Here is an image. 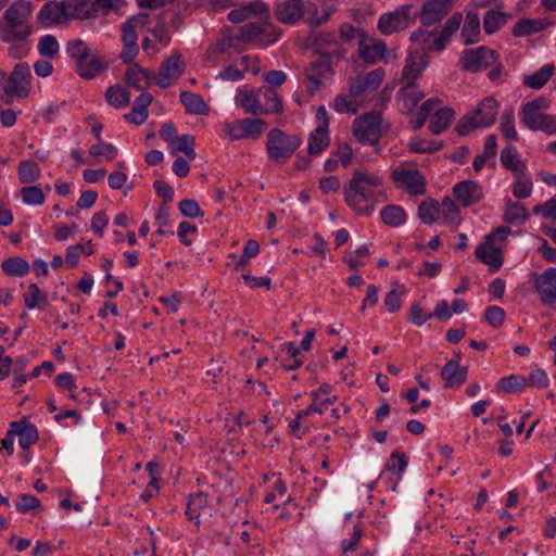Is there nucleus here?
I'll list each match as a JSON object with an SVG mask.
<instances>
[{
  "label": "nucleus",
  "mask_w": 556,
  "mask_h": 556,
  "mask_svg": "<svg viewBox=\"0 0 556 556\" xmlns=\"http://www.w3.org/2000/svg\"><path fill=\"white\" fill-rule=\"evenodd\" d=\"M384 197V179L380 172L357 168L344 189V200L355 213L370 215Z\"/></svg>",
  "instance_id": "nucleus-1"
},
{
  "label": "nucleus",
  "mask_w": 556,
  "mask_h": 556,
  "mask_svg": "<svg viewBox=\"0 0 556 556\" xmlns=\"http://www.w3.org/2000/svg\"><path fill=\"white\" fill-rule=\"evenodd\" d=\"M551 101L544 97H538L522 104L520 121L529 129L544 131L548 135L556 134V115L545 113Z\"/></svg>",
  "instance_id": "nucleus-2"
},
{
  "label": "nucleus",
  "mask_w": 556,
  "mask_h": 556,
  "mask_svg": "<svg viewBox=\"0 0 556 556\" xmlns=\"http://www.w3.org/2000/svg\"><path fill=\"white\" fill-rule=\"evenodd\" d=\"M30 14L31 5L28 1L20 0L11 4L4 12L7 26L3 28V38L7 41L25 40L31 34L27 24Z\"/></svg>",
  "instance_id": "nucleus-3"
},
{
  "label": "nucleus",
  "mask_w": 556,
  "mask_h": 556,
  "mask_svg": "<svg viewBox=\"0 0 556 556\" xmlns=\"http://www.w3.org/2000/svg\"><path fill=\"white\" fill-rule=\"evenodd\" d=\"M497 113V101L493 97H486L476 109L459 119L457 130L459 135L465 136L472 130L490 127L495 123Z\"/></svg>",
  "instance_id": "nucleus-4"
},
{
  "label": "nucleus",
  "mask_w": 556,
  "mask_h": 556,
  "mask_svg": "<svg viewBox=\"0 0 556 556\" xmlns=\"http://www.w3.org/2000/svg\"><path fill=\"white\" fill-rule=\"evenodd\" d=\"M301 142L299 136L273 128L268 131L266 140L268 159L276 164H283L298 150Z\"/></svg>",
  "instance_id": "nucleus-5"
},
{
  "label": "nucleus",
  "mask_w": 556,
  "mask_h": 556,
  "mask_svg": "<svg viewBox=\"0 0 556 556\" xmlns=\"http://www.w3.org/2000/svg\"><path fill=\"white\" fill-rule=\"evenodd\" d=\"M414 9L413 3H407L381 14L377 22V29L380 34L390 36L409 27L416 18Z\"/></svg>",
  "instance_id": "nucleus-6"
},
{
  "label": "nucleus",
  "mask_w": 556,
  "mask_h": 556,
  "mask_svg": "<svg viewBox=\"0 0 556 556\" xmlns=\"http://www.w3.org/2000/svg\"><path fill=\"white\" fill-rule=\"evenodd\" d=\"M280 37L277 28L267 22L262 23H248L243 25L237 39L245 43L266 47L275 43Z\"/></svg>",
  "instance_id": "nucleus-7"
},
{
  "label": "nucleus",
  "mask_w": 556,
  "mask_h": 556,
  "mask_svg": "<svg viewBox=\"0 0 556 556\" xmlns=\"http://www.w3.org/2000/svg\"><path fill=\"white\" fill-rule=\"evenodd\" d=\"M266 128L267 123L264 119L248 117L224 123L223 134L230 141L258 139Z\"/></svg>",
  "instance_id": "nucleus-8"
},
{
  "label": "nucleus",
  "mask_w": 556,
  "mask_h": 556,
  "mask_svg": "<svg viewBox=\"0 0 556 556\" xmlns=\"http://www.w3.org/2000/svg\"><path fill=\"white\" fill-rule=\"evenodd\" d=\"M394 185L412 195L426 193V178L416 168L409 165H400L391 173Z\"/></svg>",
  "instance_id": "nucleus-9"
},
{
  "label": "nucleus",
  "mask_w": 556,
  "mask_h": 556,
  "mask_svg": "<svg viewBox=\"0 0 556 556\" xmlns=\"http://www.w3.org/2000/svg\"><path fill=\"white\" fill-rule=\"evenodd\" d=\"M509 228L498 227L493 233L486 237L484 243L480 244L476 249L477 258L483 264L488 265L491 273L500 270L503 265V256L500 248L495 247L493 240L498 237L500 240H504L509 233Z\"/></svg>",
  "instance_id": "nucleus-10"
},
{
  "label": "nucleus",
  "mask_w": 556,
  "mask_h": 556,
  "mask_svg": "<svg viewBox=\"0 0 556 556\" xmlns=\"http://www.w3.org/2000/svg\"><path fill=\"white\" fill-rule=\"evenodd\" d=\"M355 138L362 143L377 144L381 135V116L370 112L353 122Z\"/></svg>",
  "instance_id": "nucleus-11"
},
{
  "label": "nucleus",
  "mask_w": 556,
  "mask_h": 556,
  "mask_svg": "<svg viewBox=\"0 0 556 556\" xmlns=\"http://www.w3.org/2000/svg\"><path fill=\"white\" fill-rule=\"evenodd\" d=\"M387 53V47L383 41L370 37L365 33H359L358 40V56L366 64H375L379 60L384 59L386 62L394 60L396 58L395 54Z\"/></svg>",
  "instance_id": "nucleus-12"
},
{
  "label": "nucleus",
  "mask_w": 556,
  "mask_h": 556,
  "mask_svg": "<svg viewBox=\"0 0 556 556\" xmlns=\"http://www.w3.org/2000/svg\"><path fill=\"white\" fill-rule=\"evenodd\" d=\"M497 62L494 50L486 47L467 49L460 58L462 68L469 72H478L493 66Z\"/></svg>",
  "instance_id": "nucleus-13"
},
{
  "label": "nucleus",
  "mask_w": 556,
  "mask_h": 556,
  "mask_svg": "<svg viewBox=\"0 0 556 556\" xmlns=\"http://www.w3.org/2000/svg\"><path fill=\"white\" fill-rule=\"evenodd\" d=\"M384 71L379 67L364 76H358L351 81L350 93L353 98H358L365 102L366 94L375 91L384 79Z\"/></svg>",
  "instance_id": "nucleus-14"
},
{
  "label": "nucleus",
  "mask_w": 556,
  "mask_h": 556,
  "mask_svg": "<svg viewBox=\"0 0 556 556\" xmlns=\"http://www.w3.org/2000/svg\"><path fill=\"white\" fill-rule=\"evenodd\" d=\"M331 72L332 67L329 55L323 54L317 60L311 62L305 68V77L309 84V90L316 91L327 79L330 78Z\"/></svg>",
  "instance_id": "nucleus-15"
},
{
  "label": "nucleus",
  "mask_w": 556,
  "mask_h": 556,
  "mask_svg": "<svg viewBox=\"0 0 556 556\" xmlns=\"http://www.w3.org/2000/svg\"><path fill=\"white\" fill-rule=\"evenodd\" d=\"M533 287L544 305L556 303V268L549 267L536 275Z\"/></svg>",
  "instance_id": "nucleus-16"
},
{
  "label": "nucleus",
  "mask_w": 556,
  "mask_h": 556,
  "mask_svg": "<svg viewBox=\"0 0 556 556\" xmlns=\"http://www.w3.org/2000/svg\"><path fill=\"white\" fill-rule=\"evenodd\" d=\"M185 68V62L179 53L170 54L162 64L159 74L155 77L156 84L161 88L169 87L180 77Z\"/></svg>",
  "instance_id": "nucleus-17"
},
{
  "label": "nucleus",
  "mask_w": 556,
  "mask_h": 556,
  "mask_svg": "<svg viewBox=\"0 0 556 556\" xmlns=\"http://www.w3.org/2000/svg\"><path fill=\"white\" fill-rule=\"evenodd\" d=\"M29 67L26 64H17L9 79H7L4 93L8 97H26L29 91Z\"/></svg>",
  "instance_id": "nucleus-18"
},
{
  "label": "nucleus",
  "mask_w": 556,
  "mask_h": 556,
  "mask_svg": "<svg viewBox=\"0 0 556 556\" xmlns=\"http://www.w3.org/2000/svg\"><path fill=\"white\" fill-rule=\"evenodd\" d=\"M68 5L65 2H47L38 13V21L45 27L66 23L70 18Z\"/></svg>",
  "instance_id": "nucleus-19"
},
{
  "label": "nucleus",
  "mask_w": 556,
  "mask_h": 556,
  "mask_svg": "<svg viewBox=\"0 0 556 556\" xmlns=\"http://www.w3.org/2000/svg\"><path fill=\"white\" fill-rule=\"evenodd\" d=\"M452 0H427L419 12L422 25H433L440 22L450 11Z\"/></svg>",
  "instance_id": "nucleus-20"
},
{
  "label": "nucleus",
  "mask_w": 556,
  "mask_h": 556,
  "mask_svg": "<svg viewBox=\"0 0 556 556\" xmlns=\"http://www.w3.org/2000/svg\"><path fill=\"white\" fill-rule=\"evenodd\" d=\"M276 18L287 25H294L304 16V3L302 0H285L275 7Z\"/></svg>",
  "instance_id": "nucleus-21"
},
{
  "label": "nucleus",
  "mask_w": 556,
  "mask_h": 556,
  "mask_svg": "<svg viewBox=\"0 0 556 556\" xmlns=\"http://www.w3.org/2000/svg\"><path fill=\"white\" fill-rule=\"evenodd\" d=\"M332 392V386L329 383H323L320 387L309 393V396L313 399V403L305 409H302L298 413L296 419L302 421L304 418H306L309 414L316 413V414H323L324 409L328 405H332L337 402V396H329L326 397L325 401H321L320 403H317V400L320 395H329Z\"/></svg>",
  "instance_id": "nucleus-22"
},
{
  "label": "nucleus",
  "mask_w": 556,
  "mask_h": 556,
  "mask_svg": "<svg viewBox=\"0 0 556 556\" xmlns=\"http://www.w3.org/2000/svg\"><path fill=\"white\" fill-rule=\"evenodd\" d=\"M75 63L78 75L85 79L96 77L106 67L105 61L98 55L94 48H92L90 52H87L86 56L84 55L81 60H77Z\"/></svg>",
  "instance_id": "nucleus-23"
},
{
  "label": "nucleus",
  "mask_w": 556,
  "mask_h": 556,
  "mask_svg": "<svg viewBox=\"0 0 556 556\" xmlns=\"http://www.w3.org/2000/svg\"><path fill=\"white\" fill-rule=\"evenodd\" d=\"M453 191L463 206L476 204L483 198L482 187L473 180H465L456 184Z\"/></svg>",
  "instance_id": "nucleus-24"
},
{
  "label": "nucleus",
  "mask_w": 556,
  "mask_h": 556,
  "mask_svg": "<svg viewBox=\"0 0 556 556\" xmlns=\"http://www.w3.org/2000/svg\"><path fill=\"white\" fill-rule=\"evenodd\" d=\"M428 65L427 56L424 53L409 51L402 70V79L407 84H415Z\"/></svg>",
  "instance_id": "nucleus-25"
},
{
  "label": "nucleus",
  "mask_w": 556,
  "mask_h": 556,
  "mask_svg": "<svg viewBox=\"0 0 556 556\" xmlns=\"http://www.w3.org/2000/svg\"><path fill=\"white\" fill-rule=\"evenodd\" d=\"M268 13L269 8L267 3L261 0H254L241 5L240 8L231 10L228 13V20L231 23H241L252 16H267Z\"/></svg>",
  "instance_id": "nucleus-26"
},
{
  "label": "nucleus",
  "mask_w": 556,
  "mask_h": 556,
  "mask_svg": "<svg viewBox=\"0 0 556 556\" xmlns=\"http://www.w3.org/2000/svg\"><path fill=\"white\" fill-rule=\"evenodd\" d=\"M424 98V92L416 84H407L396 94L397 105L403 112H412Z\"/></svg>",
  "instance_id": "nucleus-27"
},
{
  "label": "nucleus",
  "mask_w": 556,
  "mask_h": 556,
  "mask_svg": "<svg viewBox=\"0 0 556 556\" xmlns=\"http://www.w3.org/2000/svg\"><path fill=\"white\" fill-rule=\"evenodd\" d=\"M208 514L207 496L203 492H198L188 497L186 516L189 520L193 521L198 528L200 527L201 516Z\"/></svg>",
  "instance_id": "nucleus-28"
},
{
  "label": "nucleus",
  "mask_w": 556,
  "mask_h": 556,
  "mask_svg": "<svg viewBox=\"0 0 556 556\" xmlns=\"http://www.w3.org/2000/svg\"><path fill=\"white\" fill-rule=\"evenodd\" d=\"M149 20V14L141 13L127 20L122 24L121 40L123 45H138V33L137 29L144 26Z\"/></svg>",
  "instance_id": "nucleus-29"
},
{
  "label": "nucleus",
  "mask_w": 556,
  "mask_h": 556,
  "mask_svg": "<svg viewBox=\"0 0 556 556\" xmlns=\"http://www.w3.org/2000/svg\"><path fill=\"white\" fill-rule=\"evenodd\" d=\"M11 428L14 434L18 437V444L23 450H28L38 441V431L35 425L22 421H13Z\"/></svg>",
  "instance_id": "nucleus-30"
},
{
  "label": "nucleus",
  "mask_w": 556,
  "mask_h": 556,
  "mask_svg": "<svg viewBox=\"0 0 556 556\" xmlns=\"http://www.w3.org/2000/svg\"><path fill=\"white\" fill-rule=\"evenodd\" d=\"M260 96L257 91L247 90V89H238L235 96L236 103L244 110L245 113L249 114H262V104L260 101Z\"/></svg>",
  "instance_id": "nucleus-31"
},
{
  "label": "nucleus",
  "mask_w": 556,
  "mask_h": 556,
  "mask_svg": "<svg viewBox=\"0 0 556 556\" xmlns=\"http://www.w3.org/2000/svg\"><path fill=\"white\" fill-rule=\"evenodd\" d=\"M152 102V96L149 92H142L136 100L131 111L124 117L127 122L141 125L143 124L149 115L148 108Z\"/></svg>",
  "instance_id": "nucleus-32"
},
{
  "label": "nucleus",
  "mask_w": 556,
  "mask_h": 556,
  "mask_svg": "<svg viewBox=\"0 0 556 556\" xmlns=\"http://www.w3.org/2000/svg\"><path fill=\"white\" fill-rule=\"evenodd\" d=\"M462 43L472 45L480 39V18L476 12L469 11L466 14L464 25L460 31Z\"/></svg>",
  "instance_id": "nucleus-33"
},
{
  "label": "nucleus",
  "mask_w": 556,
  "mask_h": 556,
  "mask_svg": "<svg viewBox=\"0 0 556 556\" xmlns=\"http://www.w3.org/2000/svg\"><path fill=\"white\" fill-rule=\"evenodd\" d=\"M441 376L445 380L446 388L457 387L466 381L467 368L455 361H450L442 368Z\"/></svg>",
  "instance_id": "nucleus-34"
},
{
  "label": "nucleus",
  "mask_w": 556,
  "mask_h": 556,
  "mask_svg": "<svg viewBox=\"0 0 556 556\" xmlns=\"http://www.w3.org/2000/svg\"><path fill=\"white\" fill-rule=\"evenodd\" d=\"M501 163L506 169L510 170L514 176H520L527 173L526 163L520 160L517 150L511 146L502 150Z\"/></svg>",
  "instance_id": "nucleus-35"
},
{
  "label": "nucleus",
  "mask_w": 556,
  "mask_h": 556,
  "mask_svg": "<svg viewBox=\"0 0 556 556\" xmlns=\"http://www.w3.org/2000/svg\"><path fill=\"white\" fill-rule=\"evenodd\" d=\"M127 84L137 90H143L151 85V75L147 70L132 63L125 73Z\"/></svg>",
  "instance_id": "nucleus-36"
},
{
  "label": "nucleus",
  "mask_w": 556,
  "mask_h": 556,
  "mask_svg": "<svg viewBox=\"0 0 556 556\" xmlns=\"http://www.w3.org/2000/svg\"><path fill=\"white\" fill-rule=\"evenodd\" d=\"M179 98H180V102L184 104L186 111L189 114H194V115L208 114L210 108L200 94L193 93L190 91H182V92H180Z\"/></svg>",
  "instance_id": "nucleus-37"
},
{
  "label": "nucleus",
  "mask_w": 556,
  "mask_h": 556,
  "mask_svg": "<svg viewBox=\"0 0 556 556\" xmlns=\"http://www.w3.org/2000/svg\"><path fill=\"white\" fill-rule=\"evenodd\" d=\"M258 93H261L264 98V103L262 104V114L282 113V102L278 93L271 87L263 86L258 89Z\"/></svg>",
  "instance_id": "nucleus-38"
},
{
  "label": "nucleus",
  "mask_w": 556,
  "mask_h": 556,
  "mask_svg": "<svg viewBox=\"0 0 556 556\" xmlns=\"http://www.w3.org/2000/svg\"><path fill=\"white\" fill-rule=\"evenodd\" d=\"M363 100L353 98L351 93H339L330 104V106L338 113L356 114L359 106L363 105Z\"/></svg>",
  "instance_id": "nucleus-39"
},
{
  "label": "nucleus",
  "mask_w": 556,
  "mask_h": 556,
  "mask_svg": "<svg viewBox=\"0 0 556 556\" xmlns=\"http://www.w3.org/2000/svg\"><path fill=\"white\" fill-rule=\"evenodd\" d=\"M454 118V111L447 108H442L434 111L431 116L429 129L434 135H440L448 128Z\"/></svg>",
  "instance_id": "nucleus-40"
},
{
  "label": "nucleus",
  "mask_w": 556,
  "mask_h": 556,
  "mask_svg": "<svg viewBox=\"0 0 556 556\" xmlns=\"http://www.w3.org/2000/svg\"><path fill=\"white\" fill-rule=\"evenodd\" d=\"M529 212L522 204L510 200L506 201L503 214V218L506 223L511 225H521L529 218Z\"/></svg>",
  "instance_id": "nucleus-41"
},
{
  "label": "nucleus",
  "mask_w": 556,
  "mask_h": 556,
  "mask_svg": "<svg viewBox=\"0 0 556 556\" xmlns=\"http://www.w3.org/2000/svg\"><path fill=\"white\" fill-rule=\"evenodd\" d=\"M251 61H255L249 55H243L240 59L241 68L236 65H228L218 73L216 76L217 79H222L224 81H239L243 78L244 72L249 70Z\"/></svg>",
  "instance_id": "nucleus-42"
},
{
  "label": "nucleus",
  "mask_w": 556,
  "mask_h": 556,
  "mask_svg": "<svg viewBox=\"0 0 556 556\" xmlns=\"http://www.w3.org/2000/svg\"><path fill=\"white\" fill-rule=\"evenodd\" d=\"M329 142L328 130L324 126H317L308 138V153L311 155H318L329 146Z\"/></svg>",
  "instance_id": "nucleus-43"
},
{
  "label": "nucleus",
  "mask_w": 556,
  "mask_h": 556,
  "mask_svg": "<svg viewBox=\"0 0 556 556\" xmlns=\"http://www.w3.org/2000/svg\"><path fill=\"white\" fill-rule=\"evenodd\" d=\"M40 176L41 169L36 161L28 159L20 162L17 177L21 184H33L38 180Z\"/></svg>",
  "instance_id": "nucleus-44"
},
{
  "label": "nucleus",
  "mask_w": 556,
  "mask_h": 556,
  "mask_svg": "<svg viewBox=\"0 0 556 556\" xmlns=\"http://www.w3.org/2000/svg\"><path fill=\"white\" fill-rule=\"evenodd\" d=\"M440 217L447 226L457 227L460 223V211L451 198H444L440 204Z\"/></svg>",
  "instance_id": "nucleus-45"
},
{
  "label": "nucleus",
  "mask_w": 556,
  "mask_h": 556,
  "mask_svg": "<svg viewBox=\"0 0 556 556\" xmlns=\"http://www.w3.org/2000/svg\"><path fill=\"white\" fill-rule=\"evenodd\" d=\"M553 64H546L523 79V84L532 89H541L555 72Z\"/></svg>",
  "instance_id": "nucleus-46"
},
{
  "label": "nucleus",
  "mask_w": 556,
  "mask_h": 556,
  "mask_svg": "<svg viewBox=\"0 0 556 556\" xmlns=\"http://www.w3.org/2000/svg\"><path fill=\"white\" fill-rule=\"evenodd\" d=\"M105 98L110 105L121 109L129 104L131 94L127 88L115 85L106 90Z\"/></svg>",
  "instance_id": "nucleus-47"
},
{
  "label": "nucleus",
  "mask_w": 556,
  "mask_h": 556,
  "mask_svg": "<svg viewBox=\"0 0 556 556\" xmlns=\"http://www.w3.org/2000/svg\"><path fill=\"white\" fill-rule=\"evenodd\" d=\"M382 222L391 227H399L406 220V213L404 208L397 205H388L380 212Z\"/></svg>",
  "instance_id": "nucleus-48"
},
{
  "label": "nucleus",
  "mask_w": 556,
  "mask_h": 556,
  "mask_svg": "<svg viewBox=\"0 0 556 556\" xmlns=\"http://www.w3.org/2000/svg\"><path fill=\"white\" fill-rule=\"evenodd\" d=\"M24 302L28 309L48 305V294L40 290L36 283L28 286V291L24 294Z\"/></svg>",
  "instance_id": "nucleus-49"
},
{
  "label": "nucleus",
  "mask_w": 556,
  "mask_h": 556,
  "mask_svg": "<svg viewBox=\"0 0 556 556\" xmlns=\"http://www.w3.org/2000/svg\"><path fill=\"white\" fill-rule=\"evenodd\" d=\"M418 216L425 224H433L440 218V204L434 200H426L418 206Z\"/></svg>",
  "instance_id": "nucleus-50"
},
{
  "label": "nucleus",
  "mask_w": 556,
  "mask_h": 556,
  "mask_svg": "<svg viewBox=\"0 0 556 556\" xmlns=\"http://www.w3.org/2000/svg\"><path fill=\"white\" fill-rule=\"evenodd\" d=\"M2 269L9 276L22 277L29 271L30 266L22 257H10L2 263Z\"/></svg>",
  "instance_id": "nucleus-51"
},
{
  "label": "nucleus",
  "mask_w": 556,
  "mask_h": 556,
  "mask_svg": "<svg viewBox=\"0 0 556 556\" xmlns=\"http://www.w3.org/2000/svg\"><path fill=\"white\" fill-rule=\"evenodd\" d=\"M194 137L190 135L177 136V138L169 144L172 152H182L189 159L193 160L195 157L194 152Z\"/></svg>",
  "instance_id": "nucleus-52"
},
{
  "label": "nucleus",
  "mask_w": 556,
  "mask_h": 556,
  "mask_svg": "<svg viewBox=\"0 0 556 556\" xmlns=\"http://www.w3.org/2000/svg\"><path fill=\"white\" fill-rule=\"evenodd\" d=\"M21 198L26 205H42L46 201V195L41 190L40 186H27L23 187L20 191Z\"/></svg>",
  "instance_id": "nucleus-53"
},
{
  "label": "nucleus",
  "mask_w": 556,
  "mask_h": 556,
  "mask_svg": "<svg viewBox=\"0 0 556 556\" xmlns=\"http://www.w3.org/2000/svg\"><path fill=\"white\" fill-rule=\"evenodd\" d=\"M403 293V287L399 283H394L386 294L383 304L389 313H395L401 308Z\"/></svg>",
  "instance_id": "nucleus-54"
},
{
  "label": "nucleus",
  "mask_w": 556,
  "mask_h": 556,
  "mask_svg": "<svg viewBox=\"0 0 556 556\" xmlns=\"http://www.w3.org/2000/svg\"><path fill=\"white\" fill-rule=\"evenodd\" d=\"M92 48L93 47L89 46L83 39L75 38L66 42L65 52L72 60L76 62L77 60H81L84 55L86 56V53L90 52Z\"/></svg>",
  "instance_id": "nucleus-55"
},
{
  "label": "nucleus",
  "mask_w": 556,
  "mask_h": 556,
  "mask_svg": "<svg viewBox=\"0 0 556 556\" xmlns=\"http://www.w3.org/2000/svg\"><path fill=\"white\" fill-rule=\"evenodd\" d=\"M546 26L542 20H521L514 27V34L516 36H528L533 33L544 29Z\"/></svg>",
  "instance_id": "nucleus-56"
},
{
  "label": "nucleus",
  "mask_w": 556,
  "mask_h": 556,
  "mask_svg": "<svg viewBox=\"0 0 556 556\" xmlns=\"http://www.w3.org/2000/svg\"><path fill=\"white\" fill-rule=\"evenodd\" d=\"M533 184L530 177L526 174L515 176V182L513 185V194L517 199H527L531 195Z\"/></svg>",
  "instance_id": "nucleus-57"
},
{
  "label": "nucleus",
  "mask_w": 556,
  "mask_h": 556,
  "mask_svg": "<svg viewBox=\"0 0 556 556\" xmlns=\"http://www.w3.org/2000/svg\"><path fill=\"white\" fill-rule=\"evenodd\" d=\"M37 49L42 56L52 59L59 53L60 45L53 35H45L39 39Z\"/></svg>",
  "instance_id": "nucleus-58"
},
{
  "label": "nucleus",
  "mask_w": 556,
  "mask_h": 556,
  "mask_svg": "<svg viewBox=\"0 0 556 556\" xmlns=\"http://www.w3.org/2000/svg\"><path fill=\"white\" fill-rule=\"evenodd\" d=\"M527 387L526 378L519 375H510L501 378L497 382V389L504 392H516Z\"/></svg>",
  "instance_id": "nucleus-59"
},
{
  "label": "nucleus",
  "mask_w": 556,
  "mask_h": 556,
  "mask_svg": "<svg viewBox=\"0 0 556 556\" xmlns=\"http://www.w3.org/2000/svg\"><path fill=\"white\" fill-rule=\"evenodd\" d=\"M504 23V14L494 10H489L483 18V27L486 34H493L497 31Z\"/></svg>",
  "instance_id": "nucleus-60"
},
{
  "label": "nucleus",
  "mask_w": 556,
  "mask_h": 556,
  "mask_svg": "<svg viewBox=\"0 0 556 556\" xmlns=\"http://www.w3.org/2000/svg\"><path fill=\"white\" fill-rule=\"evenodd\" d=\"M118 150L112 143H106L103 141H99L97 144L91 146L89 149V154L99 157L102 156L106 161H112L117 156Z\"/></svg>",
  "instance_id": "nucleus-61"
},
{
  "label": "nucleus",
  "mask_w": 556,
  "mask_h": 556,
  "mask_svg": "<svg viewBox=\"0 0 556 556\" xmlns=\"http://www.w3.org/2000/svg\"><path fill=\"white\" fill-rule=\"evenodd\" d=\"M408 459L401 452H393L386 464V470L392 475H401L407 467Z\"/></svg>",
  "instance_id": "nucleus-62"
},
{
  "label": "nucleus",
  "mask_w": 556,
  "mask_h": 556,
  "mask_svg": "<svg viewBox=\"0 0 556 556\" xmlns=\"http://www.w3.org/2000/svg\"><path fill=\"white\" fill-rule=\"evenodd\" d=\"M500 129L504 138L508 140L517 139V131L515 129V114L513 110H507L503 113Z\"/></svg>",
  "instance_id": "nucleus-63"
},
{
  "label": "nucleus",
  "mask_w": 556,
  "mask_h": 556,
  "mask_svg": "<svg viewBox=\"0 0 556 556\" xmlns=\"http://www.w3.org/2000/svg\"><path fill=\"white\" fill-rule=\"evenodd\" d=\"M408 147L415 153H433L440 149L437 141L413 138L409 140Z\"/></svg>",
  "instance_id": "nucleus-64"
}]
</instances>
